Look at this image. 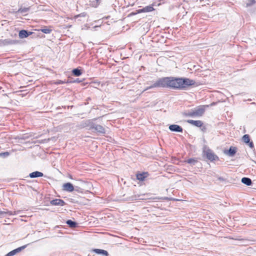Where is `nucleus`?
Wrapping results in <instances>:
<instances>
[{
    "label": "nucleus",
    "instance_id": "nucleus-1",
    "mask_svg": "<svg viewBox=\"0 0 256 256\" xmlns=\"http://www.w3.org/2000/svg\"><path fill=\"white\" fill-rule=\"evenodd\" d=\"M194 80L186 78L166 76L159 78L152 85L147 86L142 92L154 88H169L175 90H186L195 84Z\"/></svg>",
    "mask_w": 256,
    "mask_h": 256
},
{
    "label": "nucleus",
    "instance_id": "nucleus-2",
    "mask_svg": "<svg viewBox=\"0 0 256 256\" xmlns=\"http://www.w3.org/2000/svg\"><path fill=\"white\" fill-rule=\"evenodd\" d=\"M204 106H200L194 109H192L188 112H182V114L184 116L192 118L200 117L204 114Z\"/></svg>",
    "mask_w": 256,
    "mask_h": 256
},
{
    "label": "nucleus",
    "instance_id": "nucleus-3",
    "mask_svg": "<svg viewBox=\"0 0 256 256\" xmlns=\"http://www.w3.org/2000/svg\"><path fill=\"white\" fill-rule=\"evenodd\" d=\"M202 156L210 162L218 160V157L214 154L212 150L206 146H204L203 148Z\"/></svg>",
    "mask_w": 256,
    "mask_h": 256
},
{
    "label": "nucleus",
    "instance_id": "nucleus-4",
    "mask_svg": "<svg viewBox=\"0 0 256 256\" xmlns=\"http://www.w3.org/2000/svg\"><path fill=\"white\" fill-rule=\"evenodd\" d=\"M96 118H94L92 120H88L82 121L80 124V126L82 128H88V130H92L94 126V121L96 120Z\"/></svg>",
    "mask_w": 256,
    "mask_h": 256
},
{
    "label": "nucleus",
    "instance_id": "nucleus-5",
    "mask_svg": "<svg viewBox=\"0 0 256 256\" xmlns=\"http://www.w3.org/2000/svg\"><path fill=\"white\" fill-rule=\"evenodd\" d=\"M94 126L92 130H93L94 132H96L98 134H103L106 133L105 128L102 126L94 123Z\"/></svg>",
    "mask_w": 256,
    "mask_h": 256
},
{
    "label": "nucleus",
    "instance_id": "nucleus-6",
    "mask_svg": "<svg viewBox=\"0 0 256 256\" xmlns=\"http://www.w3.org/2000/svg\"><path fill=\"white\" fill-rule=\"evenodd\" d=\"M154 10V8L152 6H148L142 9H139L138 10H136V12H132L130 14V15L132 16V15H135L136 14H140V13H142V12H152Z\"/></svg>",
    "mask_w": 256,
    "mask_h": 256
},
{
    "label": "nucleus",
    "instance_id": "nucleus-7",
    "mask_svg": "<svg viewBox=\"0 0 256 256\" xmlns=\"http://www.w3.org/2000/svg\"><path fill=\"white\" fill-rule=\"evenodd\" d=\"M26 246L27 245H24L18 248L8 252L5 256H13L16 254L17 253L21 252L22 250H24L26 247Z\"/></svg>",
    "mask_w": 256,
    "mask_h": 256
},
{
    "label": "nucleus",
    "instance_id": "nucleus-8",
    "mask_svg": "<svg viewBox=\"0 0 256 256\" xmlns=\"http://www.w3.org/2000/svg\"><path fill=\"white\" fill-rule=\"evenodd\" d=\"M33 34L32 32H29L27 30H20L18 33L19 38H28V36L32 35Z\"/></svg>",
    "mask_w": 256,
    "mask_h": 256
},
{
    "label": "nucleus",
    "instance_id": "nucleus-9",
    "mask_svg": "<svg viewBox=\"0 0 256 256\" xmlns=\"http://www.w3.org/2000/svg\"><path fill=\"white\" fill-rule=\"evenodd\" d=\"M168 128L172 132H182L183 131L182 128L177 124H171L169 126Z\"/></svg>",
    "mask_w": 256,
    "mask_h": 256
},
{
    "label": "nucleus",
    "instance_id": "nucleus-10",
    "mask_svg": "<svg viewBox=\"0 0 256 256\" xmlns=\"http://www.w3.org/2000/svg\"><path fill=\"white\" fill-rule=\"evenodd\" d=\"M63 190L68 192H72L74 190V186L70 182H66L63 184Z\"/></svg>",
    "mask_w": 256,
    "mask_h": 256
},
{
    "label": "nucleus",
    "instance_id": "nucleus-11",
    "mask_svg": "<svg viewBox=\"0 0 256 256\" xmlns=\"http://www.w3.org/2000/svg\"><path fill=\"white\" fill-rule=\"evenodd\" d=\"M50 204L52 206H63L66 203L65 202L61 199H54L50 201Z\"/></svg>",
    "mask_w": 256,
    "mask_h": 256
},
{
    "label": "nucleus",
    "instance_id": "nucleus-12",
    "mask_svg": "<svg viewBox=\"0 0 256 256\" xmlns=\"http://www.w3.org/2000/svg\"><path fill=\"white\" fill-rule=\"evenodd\" d=\"M17 44V41L16 40H12L10 38L0 40V44L4 46L14 44Z\"/></svg>",
    "mask_w": 256,
    "mask_h": 256
},
{
    "label": "nucleus",
    "instance_id": "nucleus-13",
    "mask_svg": "<svg viewBox=\"0 0 256 256\" xmlns=\"http://www.w3.org/2000/svg\"><path fill=\"white\" fill-rule=\"evenodd\" d=\"M188 123L194 125L200 128L203 125V122L201 120H188L186 121Z\"/></svg>",
    "mask_w": 256,
    "mask_h": 256
},
{
    "label": "nucleus",
    "instance_id": "nucleus-14",
    "mask_svg": "<svg viewBox=\"0 0 256 256\" xmlns=\"http://www.w3.org/2000/svg\"><path fill=\"white\" fill-rule=\"evenodd\" d=\"M44 176V174L38 171H35L31 172L29 174L30 178H36L38 177H42Z\"/></svg>",
    "mask_w": 256,
    "mask_h": 256
},
{
    "label": "nucleus",
    "instance_id": "nucleus-15",
    "mask_svg": "<svg viewBox=\"0 0 256 256\" xmlns=\"http://www.w3.org/2000/svg\"><path fill=\"white\" fill-rule=\"evenodd\" d=\"M93 252L98 254H102L104 256H108V252L104 250L95 248L93 250Z\"/></svg>",
    "mask_w": 256,
    "mask_h": 256
},
{
    "label": "nucleus",
    "instance_id": "nucleus-16",
    "mask_svg": "<svg viewBox=\"0 0 256 256\" xmlns=\"http://www.w3.org/2000/svg\"><path fill=\"white\" fill-rule=\"evenodd\" d=\"M241 182L244 184L250 186L252 184V181L251 179L249 178L244 177L242 178Z\"/></svg>",
    "mask_w": 256,
    "mask_h": 256
},
{
    "label": "nucleus",
    "instance_id": "nucleus-17",
    "mask_svg": "<svg viewBox=\"0 0 256 256\" xmlns=\"http://www.w3.org/2000/svg\"><path fill=\"white\" fill-rule=\"evenodd\" d=\"M237 148L234 146H230L229 150H228L227 154L230 156H234L236 152Z\"/></svg>",
    "mask_w": 256,
    "mask_h": 256
},
{
    "label": "nucleus",
    "instance_id": "nucleus-18",
    "mask_svg": "<svg viewBox=\"0 0 256 256\" xmlns=\"http://www.w3.org/2000/svg\"><path fill=\"white\" fill-rule=\"evenodd\" d=\"M66 224L70 228H75L78 226V223L74 221H72L71 220H66Z\"/></svg>",
    "mask_w": 256,
    "mask_h": 256
},
{
    "label": "nucleus",
    "instance_id": "nucleus-19",
    "mask_svg": "<svg viewBox=\"0 0 256 256\" xmlns=\"http://www.w3.org/2000/svg\"><path fill=\"white\" fill-rule=\"evenodd\" d=\"M147 175H148L147 172H142V173L138 174H136V178L138 180L142 181L146 177Z\"/></svg>",
    "mask_w": 256,
    "mask_h": 256
},
{
    "label": "nucleus",
    "instance_id": "nucleus-20",
    "mask_svg": "<svg viewBox=\"0 0 256 256\" xmlns=\"http://www.w3.org/2000/svg\"><path fill=\"white\" fill-rule=\"evenodd\" d=\"M72 74L74 76H79L82 74V70L78 68H74L72 70Z\"/></svg>",
    "mask_w": 256,
    "mask_h": 256
},
{
    "label": "nucleus",
    "instance_id": "nucleus-21",
    "mask_svg": "<svg viewBox=\"0 0 256 256\" xmlns=\"http://www.w3.org/2000/svg\"><path fill=\"white\" fill-rule=\"evenodd\" d=\"M186 162L188 164H190L192 166H194L198 162V160L196 158H190L187 160Z\"/></svg>",
    "mask_w": 256,
    "mask_h": 256
},
{
    "label": "nucleus",
    "instance_id": "nucleus-22",
    "mask_svg": "<svg viewBox=\"0 0 256 256\" xmlns=\"http://www.w3.org/2000/svg\"><path fill=\"white\" fill-rule=\"evenodd\" d=\"M256 3V0H248L246 3V7H250L254 6Z\"/></svg>",
    "mask_w": 256,
    "mask_h": 256
},
{
    "label": "nucleus",
    "instance_id": "nucleus-23",
    "mask_svg": "<svg viewBox=\"0 0 256 256\" xmlns=\"http://www.w3.org/2000/svg\"><path fill=\"white\" fill-rule=\"evenodd\" d=\"M243 141L246 143V144H248V142H250V136L248 134H244V136H242V138Z\"/></svg>",
    "mask_w": 256,
    "mask_h": 256
},
{
    "label": "nucleus",
    "instance_id": "nucleus-24",
    "mask_svg": "<svg viewBox=\"0 0 256 256\" xmlns=\"http://www.w3.org/2000/svg\"><path fill=\"white\" fill-rule=\"evenodd\" d=\"M40 30L42 32L46 34H50L52 31V29L48 28L46 26H45L44 28L40 29Z\"/></svg>",
    "mask_w": 256,
    "mask_h": 256
},
{
    "label": "nucleus",
    "instance_id": "nucleus-25",
    "mask_svg": "<svg viewBox=\"0 0 256 256\" xmlns=\"http://www.w3.org/2000/svg\"><path fill=\"white\" fill-rule=\"evenodd\" d=\"M28 10H29V8H20L18 10V12L23 14V13H26V12H28Z\"/></svg>",
    "mask_w": 256,
    "mask_h": 256
},
{
    "label": "nucleus",
    "instance_id": "nucleus-26",
    "mask_svg": "<svg viewBox=\"0 0 256 256\" xmlns=\"http://www.w3.org/2000/svg\"><path fill=\"white\" fill-rule=\"evenodd\" d=\"M8 214L9 215L13 214L12 212H4L0 210V216H4V214Z\"/></svg>",
    "mask_w": 256,
    "mask_h": 256
},
{
    "label": "nucleus",
    "instance_id": "nucleus-27",
    "mask_svg": "<svg viewBox=\"0 0 256 256\" xmlns=\"http://www.w3.org/2000/svg\"><path fill=\"white\" fill-rule=\"evenodd\" d=\"M86 16V13L85 12H83L80 13L79 14L76 15L74 16V18H76L78 17H85Z\"/></svg>",
    "mask_w": 256,
    "mask_h": 256
},
{
    "label": "nucleus",
    "instance_id": "nucleus-28",
    "mask_svg": "<svg viewBox=\"0 0 256 256\" xmlns=\"http://www.w3.org/2000/svg\"><path fill=\"white\" fill-rule=\"evenodd\" d=\"M9 152H7L0 153V156H4V158L7 157L8 156H9Z\"/></svg>",
    "mask_w": 256,
    "mask_h": 256
},
{
    "label": "nucleus",
    "instance_id": "nucleus-29",
    "mask_svg": "<svg viewBox=\"0 0 256 256\" xmlns=\"http://www.w3.org/2000/svg\"><path fill=\"white\" fill-rule=\"evenodd\" d=\"M248 144L251 148H254V144L252 142L250 141V142H248Z\"/></svg>",
    "mask_w": 256,
    "mask_h": 256
},
{
    "label": "nucleus",
    "instance_id": "nucleus-30",
    "mask_svg": "<svg viewBox=\"0 0 256 256\" xmlns=\"http://www.w3.org/2000/svg\"><path fill=\"white\" fill-rule=\"evenodd\" d=\"M82 81L79 80V78H77L76 80H74L72 82H78L79 83L81 82Z\"/></svg>",
    "mask_w": 256,
    "mask_h": 256
},
{
    "label": "nucleus",
    "instance_id": "nucleus-31",
    "mask_svg": "<svg viewBox=\"0 0 256 256\" xmlns=\"http://www.w3.org/2000/svg\"><path fill=\"white\" fill-rule=\"evenodd\" d=\"M218 180H220V181H222V182H224V180H225V179H224V178H222V177H218Z\"/></svg>",
    "mask_w": 256,
    "mask_h": 256
},
{
    "label": "nucleus",
    "instance_id": "nucleus-32",
    "mask_svg": "<svg viewBox=\"0 0 256 256\" xmlns=\"http://www.w3.org/2000/svg\"><path fill=\"white\" fill-rule=\"evenodd\" d=\"M206 130V128L205 126L202 127V130L204 132H205Z\"/></svg>",
    "mask_w": 256,
    "mask_h": 256
},
{
    "label": "nucleus",
    "instance_id": "nucleus-33",
    "mask_svg": "<svg viewBox=\"0 0 256 256\" xmlns=\"http://www.w3.org/2000/svg\"><path fill=\"white\" fill-rule=\"evenodd\" d=\"M64 83V82L62 80H59V82H58V84H63Z\"/></svg>",
    "mask_w": 256,
    "mask_h": 256
},
{
    "label": "nucleus",
    "instance_id": "nucleus-34",
    "mask_svg": "<svg viewBox=\"0 0 256 256\" xmlns=\"http://www.w3.org/2000/svg\"><path fill=\"white\" fill-rule=\"evenodd\" d=\"M96 1H98V0H96Z\"/></svg>",
    "mask_w": 256,
    "mask_h": 256
}]
</instances>
